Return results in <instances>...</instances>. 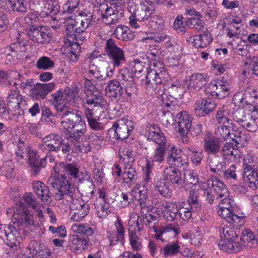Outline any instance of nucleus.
<instances>
[{"label":"nucleus","instance_id":"nucleus-1","mask_svg":"<svg viewBox=\"0 0 258 258\" xmlns=\"http://www.w3.org/2000/svg\"><path fill=\"white\" fill-rule=\"evenodd\" d=\"M57 177L49 178L48 183L56 190V195H63L75 191L74 184L80 178L79 167L76 163L59 162L53 167Z\"/></svg>","mask_w":258,"mask_h":258},{"label":"nucleus","instance_id":"nucleus-2","mask_svg":"<svg viewBox=\"0 0 258 258\" xmlns=\"http://www.w3.org/2000/svg\"><path fill=\"white\" fill-rule=\"evenodd\" d=\"M57 114L61 116L60 123L63 128L68 131L67 139L73 145L80 143L85 139L86 132V123L82 118L81 112L74 109L60 105L56 107Z\"/></svg>","mask_w":258,"mask_h":258},{"label":"nucleus","instance_id":"nucleus-3","mask_svg":"<svg viewBox=\"0 0 258 258\" xmlns=\"http://www.w3.org/2000/svg\"><path fill=\"white\" fill-rule=\"evenodd\" d=\"M56 200H64L70 204L71 219L75 221L81 220L89 213L90 206L81 199L76 198V194L72 191L63 195H54Z\"/></svg>","mask_w":258,"mask_h":258},{"label":"nucleus","instance_id":"nucleus-4","mask_svg":"<svg viewBox=\"0 0 258 258\" xmlns=\"http://www.w3.org/2000/svg\"><path fill=\"white\" fill-rule=\"evenodd\" d=\"M129 6L131 11H133L132 16L129 18L130 26L136 29L143 28L145 23L151 16L150 8L142 0H130Z\"/></svg>","mask_w":258,"mask_h":258},{"label":"nucleus","instance_id":"nucleus-5","mask_svg":"<svg viewBox=\"0 0 258 258\" xmlns=\"http://www.w3.org/2000/svg\"><path fill=\"white\" fill-rule=\"evenodd\" d=\"M207 184L216 196V204L217 206L233 208L234 200L230 196L228 189L222 181L215 177L208 180Z\"/></svg>","mask_w":258,"mask_h":258},{"label":"nucleus","instance_id":"nucleus-6","mask_svg":"<svg viewBox=\"0 0 258 258\" xmlns=\"http://www.w3.org/2000/svg\"><path fill=\"white\" fill-rule=\"evenodd\" d=\"M213 136L220 139L222 143L225 140L230 138L234 143L240 144L241 146L244 145L246 142L247 138L244 134L236 129L235 126L226 125L218 126Z\"/></svg>","mask_w":258,"mask_h":258},{"label":"nucleus","instance_id":"nucleus-7","mask_svg":"<svg viewBox=\"0 0 258 258\" xmlns=\"http://www.w3.org/2000/svg\"><path fill=\"white\" fill-rule=\"evenodd\" d=\"M135 125L129 119L121 118L115 122L108 130V134L115 139L123 140L126 139L133 131Z\"/></svg>","mask_w":258,"mask_h":258},{"label":"nucleus","instance_id":"nucleus-8","mask_svg":"<svg viewBox=\"0 0 258 258\" xmlns=\"http://www.w3.org/2000/svg\"><path fill=\"white\" fill-rule=\"evenodd\" d=\"M7 215L11 218L13 217L15 221L14 224L23 225L29 229H31L35 226V222L32 213L28 209L20 207L16 210L10 209L7 211Z\"/></svg>","mask_w":258,"mask_h":258},{"label":"nucleus","instance_id":"nucleus-9","mask_svg":"<svg viewBox=\"0 0 258 258\" xmlns=\"http://www.w3.org/2000/svg\"><path fill=\"white\" fill-rule=\"evenodd\" d=\"M160 65L162 66L161 64ZM153 67L154 68H150L149 71L146 70L147 73L146 77V88H152L156 90L157 87L155 86L162 85L168 80V75L163 67Z\"/></svg>","mask_w":258,"mask_h":258},{"label":"nucleus","instance_id":"nucleus-10","mask_svg":"<svg viewBox=\"0 0 258 258\" xmlns=\"http://www.w3.org/2000/svg\"><path fill=\"white\" fill-rule=\"evenodd\" d=\"M105 49L114 69L125 63L124 52L118 47L113 39L110 38L106 41Z\"/></svg>","mask_w":258,"mask_h":258},{"label":"nucleus","instance_id":"nucleus-11","mask_svg":"<svg viewBox=\"0 0 258 258\" xmlns=\"http://www.w3.org/2000/svg\"><path fill=\"white\" fill-rule=\"evenodd\" d=\"M230 89L228 81L223 78L218 81L211 82L205 89L206 94H210L214 98L222 99L227 96Z\"/></svg>","mask_w":258,"mask_h":258},{"label":"nucleus","instance_id":"nucleus-12","mask_svg":"<svg viewBox=\"0 0 258 258\" xmlns=\"http://www.w3.org/2000/svg\"><path fill=\"white\" fill-rule=\"evenodd\" d=\"M63 140L57 134H50L42 140L39 149L42 152H54L58 153L61 149Z\"/></svg>","mask_w":258,"mask_h":258},{"label":"nucleus","instance_id":"nucleus-13","mask_svg":"<svg viewBox=\"0 0 258 258\" xmlns=\"http://www.w3.org/2000/svg\"><path fill=\"white\" fill-rule=\"evenodd\" d=\"M256 119V117H253L252 115L241 109H237L233 114L234 121L248 132H255L257 130L258 126Z\"/></svg>","mask_w":258,"mask_h":258},{"label":"nucleus","instance_id":"nucleus-14","mask_svg":"<svg viewBox=\"0 0 258 258\" xmlns=\"http://www.w3.org/2000/svg\"><path fill=\"white\" fill-rule=\"evenodd\" d=\"M27 36L32 41L40 44H48L50 42V30L44 27H31L27 31Z\"/></svg>","mask_w":258,"mask_h":258},{"label":"nucleus","instance_id":"nucleus-15","mask_svg":"<svg viewBox=\"0 0 258 258\" xmlns=\"http://www.w3.org/2000/svg\"><path fill=\"white\" fill-rule=\"evenodd\" d=\"M242 176L244 181L252 189L258 188V163L245 164Z\"/></svg>","mask_w":258,"mask_h":258},{"label":"nucleus","instance_id":"nucleus-16","mask_svg":"<svg viewBox=\"0 0 258 258\" xmlns=\"http://www.w3.org/2000/svg\"><path fill=\"white\" fill-rule=\"evenodd\" d=\"M179 233V228L177 224L172 223L155 229L154 238L162 242L167 241L171 237L176 236Z\"/></svg>","mask_w":258,"mask_h":258},{"label":"nucleus","instance_id":"nucleus-17","mask_svg":"<svg viewBox=\"0 0 258 258\" xmlns=\"http://www.w3.org/2000/svg\"><path fill=\"white\" fill-rule=\"evenodd\" d=\"M82 177L76 182L77 188L82 196L90 197L94 194L95 185L92 178L88 174L87 171L82 172Z\"/></svg>","mask_w":258,"mask_h":258},{"label":"nucleus","instance_id":"nucleus-18","mask_svg":"<svg viewBox=\"0 0 258 258\" xmlns=\"http://www.w3.org/2000/svg\"><path fill=\"white\" fill-rule=\"evenodd\" d=\"M204 142V150L208 155H215L221 151L222 143L213 135L206 134Z\"/></svg>","mask_w":258,"mask_h":258},{"label":"nucleus","instance_id":"nucleus-19","mask_svg":"<svg viewBox=\"0 0 258 258\" xmlns=\"http://www.w3.org/2000/svg\"><path fill=\"white\" fill-rule=\"evenodd\" d=\"M242 146L240 144L233 143H226L222 148V154L223 157L232 162H239L242 155L238 148Z\"/></svg>","mask_w":258,"mask_h":258},{"label":"nucleus","instance_id":"nucleus-20","mask_svg":"<svg viewBox=\"0 0 258 258\" xmlns=\"http://www.w3.org/2000/svg\"><path fill=\"white\" fill-rule=\"evenodd\" d=\"M55 84L54 82L48 83H39L35 84L31 89V96L37 99H44L49 93L54 89Z\"/></svg>","mask_w":258,"mask_h":258},{"label":"nucleus","instance_id":"nucleus-21","mask_svg":"<svg viewBox=\"0 0 258 258\" xmlns=\"http://www.w3.org/2000/svg\"><path fill=\"white\" fill-rule=\"evenodd\" d=\"M32 189L41 201L45 205L51 203L52 198L49 188L40 181H34L32 183Z\"/></svg>","mask_w":258,"mask_h":258},{"label":"nucleus","instance_id":"nucleus-22","mask_svg":"<svg viewBox=\"0 0 258 258\" xmlns=\"http://www.w3.org/2000/svg\"><path fill=\"white\" fill-rule=\"evenodd\" d=\"M175 122L178 123V132L182 136L187 134L191 126V117L186 111H180L175 115Z\"/></svg>","mask_w":258,"mask_h":258},{"label":"nucleus","instance_id":"nucleus-23","mask_svg":"<svg viewBox=\"0 0 258 258\" xmlns=\"http://www.w3.org/2000/svg\"><path fill=\"white\" fill-rule=\"evenodd\" d=\"M115 231L108 232V237L110 245H114L117 242H120L121 244L124 242V228L122 224L121 221L117 219L114 223Z\"/></svg>","mask_w":258,"mask_h":258},{"label":"nucleus","instance_id":"nucleus-24","mask_svg":"<svg viewBox=\"0 0 258 258\" xmlns=\"http://www.w3.org/2000/svg\"><path fill=\"white\" fill-rule=\"evenodd\" d=\"M163 177L172 186H177L181 184V173L178 169L174 167H166L163 171Z\"/></svg>","mask_w":258,"mask_h":258},{"label":"nucleus","instance_id":"nucleus-25","mask_svg":"<svg viewBox=\"0 0 258 258\" xmlns=\"http://www.w3.org/2000/svg\"><path fill=\"white\" fill-rule=\"evenodd\" d=\"M209 81V78L205 75L201 73L192 74L189 80L188 88L189 90L197 92L200 90Z\"/></svg>","mask_w":258,"mask_h":258},{"label":"nucleus","instance_id":"nucleus-26","mask_svg":"<svg viewBox=\"0 0 258 258\" xmlns=\"http://www.w3.org/2000/svg\"><path fill=\"white\" fill-rule=\"evenodd\" d=\"M232 210L233 208H227L222 206L220 207L217 213L230 224L234 225L242 222L244 218L243 216L236 215Z\"/></svg>","mask_w":258,"mask_h":258},{"label":"nucleus","instance_id":"nucleus-27","mask_svg":"<svg viewBox=\"0 0 258 258\" xmlns=\"http://www.w3.org/2000/svg\"><path fill=\"white\" fill-rule=\"evenodd\" d=\"M113 70L111 69H110L109 71H105L96 65L90 63L87 74L89 78L94 77L98 80H104L107 78L111 77L113 75Z\"/></svg>","mask_w":258,"mask_h":258},{"label":"nucleus","instance_id":"nucleus-28","mask_svg":"<svg viewBox=\"0 0 258 258\" xmlns=\"http://www.w3.org/2000/svg\"><path fill=\"white\" fill-rule=\"evenodd\" d=\"M216 106V103L214 101L201 98L196 101L195 109L196 111H199L201 116H204L212 112Z\"/></svg>","mask_w":258,"mask_h":258},{"label":"nucleus","instance_id":"nucleus-29","mask_svg":"<svg viewBox=\"0 0 258 258\" xmlns=\"http://www.w3.org/2000/svg\"><path fill=\"white\" fill-rule=\"evenodd\" d=\"M218 245L221 250L228 253H236L242 248V245L235 239H220Z\"/></svg>","mask_w":258,"mask_h":258},{"label":"nucleus","instance_id":"nucleus-30","mask_svg":"<svg viewBox=\"0 0 258 258\" xmlns=\"http://www.w3.org/2000/svg\"><path fill=\"white\" fill-rule=\"evenodd\" d=\"M23 45L19 42H14L5 49L6 58L10 62H15L21 55L19 52L22 51Z\"/></svg>","mask_w":258,"mask_h":258},{"label":"nucleus","instance_id":"nucleus-31","mask_svg":"<svg viewBox=\"0 0 258 258\" xmlns=\"http://www.w3.org/2000/svg\"><path fill=\"white\" fill-rule=\"evenodd\" d=\"M148 134V139L154 142L156 144L166 143L164 134L160 128L156 124H151L147 126Z\"/></svg>","mask_w":258,"mask_h":258},{"label":"nucleus","instance_id":"nucleus-32","mask_svg":"<svg viewBox=\"0 0 258 258\" xmlns=\"http://www.w3.org/2000/svg\"><path fill=\"white\" fill-rule=\"evenodd\" d=\"M66 35L68 38H71L77 33H81L85 30L80 25V23L77 22L73 16L67 17L66 19Z\"/></svg>","mask_w":258,"mask_h":258},{"label":"nucleus","instance_id":"nucleus-33","mask_svg":"<svg viewBox=\"0 0 258 258\" xmlns=\"http://www.w3.org/2000/svg\"><path fill=\"white\" fill-rule=\"evenodd\" d=\"M105 91L107 95L113 98H119L123 92L122 88L119 82L113 79L108 82L105 87Z\"/></svg>","mask_w":258,"mask_h":258},{"label":"nucleus","instance_id":"nucleus-34","mask_svg":"<svg viewBox=\"0 0 258 258\" xmlns=\"http://www.w3.org/2000/svg\"><path fill=\"white\" fill-rule=\"evenodd\" d=\"M123 171L122 172L123 180L127 183H135L137 180L138 175L133 166V163L122 164Z\"/></svg>","mask_w":258,"mask_h":258},{"label":"nucleus","instance_id":"nucleus-35","mask_svg":"<svg viewBox=\"0 0 258 258\" xmlns=\"http://www.w3.org/2000/svg\"><path fill=\"white\" fill-rule=\"evenodd\" d=\"M232 101L235 105L244 107L252 102V96L248 91L238 92L233 96Z\"/></svg>","mask_w":258,"mask_h":258},{"label":"nucleus","instance_id":"nucleus-36","mask_svg":"<svg viewBox=\"0 0 258 258\" xmlns=\"http://www.w3.org/2000/svg\"><path fill=\"white\" fill-rule=\"evenodd\" d=\"M164 178H162L160 175H156L154 179V184L156 190L163 197L169 198L172 196V191L169 186L165 182Z\"/></svg>","mask_w":258,"mask_h":258},{"label":"nucleus","instance_id":"nucleus-37","mask_svg":"<svg viewBox=\"0 0 258 258\" xmlns=\"http://www.w3.org/2000/svg\"><path fill=\"white\" fill-rule=\"evenodd\" d=\"M97 13L101 16L103 22L106 25L114 24L113 18V10L112 7H109L107 4H101L99 6Z\"/></svg>","mask_w":258,"mask_h":258},{"label":"nucleus","instance_id":"nucleus-38","mask_svg":"<svg viewBox=\"0 0 258 258\" xmlns=\"http://www.w3.org/2000/svg\"><path fill=\"white\" fill-rule=\"evenodd\" d=\"M240 171L235 165L232 164L230 166L222 172L221 176L227 181L235 182L237 181L240 178Z\"/></svg>","mask_w":258,"mask_h":258},{"label":"nucleus","instance_id":"nucleus-39","mask_svg":"<svg viewBox=\"0 0 258 258\" xmlns=\"http://www.w3.org/2000/svg\"><path fill=\"white\" fill-rule=\"evenodd\" d=\"M84 113L89 125L92 129L95 131H100L103 129V126L101 123L98 121L92 108L86 107L84 106Z\"/></svg>","mask_w":258,"mask_h":258},{"label":"nucleus","instance_id":"nucleus-40","mask_svg":"<svg viewBox=\"0 0 258 258\" xmlns=\"http://www.w3.org/2000/svg\"><path fill=\"white\" fill-rule=\"evenodd\" d=\"M114 35L117 39L122 41H130L134 39V34L127 26L119 25L114 31Z\"/></svg>","mask_w":258,"mask_h":258},{"label":"nucleus","instance_id":"nucleus-41","mask_svg":"<svg viewBox=\"0 0 258 258\" xmlns=\"http://www.w3.org/2000/svg\"><path fill=\"white\" fill-rule=\"evenodd\" d=\"M213 40L212 35L206 31L202 34L196 35L193 39V45L197 48H204Z\"/></svg>","mask_w":258,"mask_h":258},{"label":"nucleus","instance_id":"nucleus-42","mask_svg":"<svg viewBox=\"0 0 258 258\" xmlns=\"http://www.w3.org/2000/svg\"><path fill=\"white\" fill-rule=\"evenodd\" d=\"M145 26H147L152 33L159 32L163 29V20L155 15H151L145 23Z\"/></svg>","mask_w":258,"mask_h":258},{"label":"nucleus","instance_id":"nucleus-43","mask_svg":"<svg viewBox=\"0 0 258 258\" xmlns=\"http://www.w3.org/2000/svg\"><path fill=\"white\" fill-rule=\"evenodd\" d=\"M178 217L184 221H188L191 217L192 213L196 212L193 211L190 207L186 206V202L183 201L178 202Z\"/></svg>","mask_w":258,"mask_h":258},{"label":"nucleus","instance_id":"nucleus-44","mask_svg":"<svg viewBox=\"0 0 258 258\" xmlns=\"http://www.w3.org/2000/svg\"><path fill=\"white\" fill-rule=\"evenodd\" d=\"M86 107L92 108L95 107H102L104 104V100L102 95L99 94H92L90 96L87 95L86 98Z\"/></svg>","mask_w":258,"mask_h":258},{"label":"nucleus","instance_id":"nucleus-45","mask_svg":"<svg viewBox=\"0 0 258 258\" xmlns=\"http://www.w3.org/2000/svg\"><path fill=\"white\" fill-rule=\"evenodd\" d=\"M22 100V96L18 90L13 89L9 91L7 98L9 106H11L13 108H17L19 107Z\"/></svg>","mask_w":258,"mask_h":258},{"label":"nucleus","instance_id":"nucleus-46","mask_svg":"<svg viewBox=\"0 0 258 258\" xmlns=\"http://www.w3.org/2000/svg\"><path fill=\"white\" fill-rule=\"evenodd\" d=\"M78 15L82 17L80 25L86 30L93 23V14L92 11H88L86 9L79 10L77 11Z\"/></svg>","mask_w":258,"mask_h":258},{"label":"nucleus","instance_id":"nucleus-47","mask_svg":"<svg viewBox=\"0 0 258 258\" xmlns=\"http://www.w3.org/2000/svg\"><path fill=\"white\" fill-rule=\"evenodd\" d=\"M5 238L7 240V244L11 247L16 246L19 238V233L18 229L13 225H9V228L6 234Z\"/></svg>","mask_w":258,"mask_h":258},{"label":"nucleus","instance_id":"nucleus-48","mask_svg":"<svg viewBox=\"0 0 258 258\" xmlns=\"http://www.w3.org/2000/svg\"><path fill=\"white\" fill-rule=\"evenodd\" d=\"M166 210L164 213V218L168 221H172L178 216V205L174 203H169L166 204Z\"/></svg>","mask_w":258,"mask_h":258},{"label":"nucleus","instance_id":"nucleus-49","mask_svg":"<svg viewBox=\"0 0 258 258\" xmlns=\"http://www.w3.org/2000/svg\"><path fill=\"white\" fill-rule=\"evenodd\" d=\"M139 192L138 186H136L130 192H122L120 196L122 200L120 202L122 207H126L131 204L134 203V201L138 199V195H136V193Z\"/></svg>","mask_w":258,"mask_h":258},{"label":"nucleus","instance_id":"nucleus-50","mask_svg":"<svg viewBox=\"0 0 258 258\" xmlns=\"http://www.w3.org/2000/svg\"><path fill=\"white\" fill-rule=\"evenodd\" d=\"M13 11L24 15L28 12V6L26 0H8Z\"/></svg>","mask_w":258,"mask_h":258},{"label":"nucleus","instance_id":"nucleus-51","mask_svg":"<svg viewBox=\"0 0 258 258\" xmlns=\"http://www.w3.org/2000/svg\"><path fill=\"white\" fill-rule=\"evenodd\" d=\"M128 235L130 243L134 250L139 251L142 248V241L137 235L136 229H133L132 227L128 228Z\"/></svg>","mask_w":258,"mask_h":258},{"label":"nucleus","instance_id":"nucleus-52","mask_svg":"<svg viewBox=\"0 0 258 258\" xmlns=\"http://www.w3.org/2000/svg\"><path fill=\"white\" fill-rule=\"evenodd\" d=\"M216 119L217 121L222 125L234 126L233 121L228 117V112L224 107L220 108L216 114Z\"/></svg>","mask_w":258,"mask_h":258},{"label":"nucleus","instance_id":"nucleus-53","mask_svg":"<svg viewBox=\"0 0 258 258\" xmlns=\"http://www.w3.org/2000/svg\"><path fill=\"white\" fill-rule=\"evenodd\" d=\"M95 208L96 210L98 217L100 218H105L109 213V205L107 202H102L100 199L99 200H95L94 202Z\"/></svg>","mask_w":258,"mask_h":258},{"label":"nucleus","instance_id":"nucleus-54","mask_svg":"<svg viewBox=\"0 0 258 258\" xmlns=\"http://www.w3.org/2000/svg\"><path fill=\"white\" fill-rule=\"evenodd\" d=\"M154 153L151 157L152 162L161 163L164 160L166 143L157 144Z\"/></svg>","mask_w":258,"mask_h":258},{"label":"nucleus","instance_id":"nucleus-55","mask_svg":"<svg viewBox=\"0 0 258 258\" xmlns=\"http://www.w3.org/2000/svg\"><path fill=\"white\" fill-rule=\"evenodd\" d=\"M58 12L57 8L52 4L46 3L40 12V15L42 17H50L53 21L56 20V18L54 15Z\"/></svg>","mask_w":258,"mask_h":258},{"label":"nucleus","instance_id":"nucleus-56","mask_svg":"<svg viewBox=\"0 0 258 258\" xmlns=\"http://www.w3.org/2000/svg\"><path fill=\"white\" fill-rule=\"evenodd\" d=\"M72 243L75 249H84L89 242V238L80 237L77 234L72 235L71 238Z\"/></svg>","mask_w":258,"mask_h":258},{"label":"nucleus","instance_id":"nucleus-57","mask_svg":"<svg viewBox=\"0 0 258 258\" xmlns=\"http://www.w3.org/2000/svg\"><path fill=\"white\" fill-rule=\"evenodd\" d=\"M186 205L190 207L193 211L198 212L200 210L201 206L198 200V193L197 191L195 190L190 191Z\"/></svg>","mask_w":258,"mask_h":258},{"label":"nucleus","instance_id":"nucleus-58","mask_svg":"<svg viewBox=\"0 0 258 258\" xmlns=\"http://www.w3.org/2000/svg\"><path fill=\"white\" fill-rule=\"evenodd\" d=\"M221 239H236L237 235L233 228L229 226H221L219 229Z\"/></svg>","mask_w":258,"mask_h":258},{"label":"nucleus","instance_id":"nucleus-59","mask_svg":"<svg viewBox=\"0 0 258 258\" xmlns=\"http://www.w3.org/2000/svg\"><path fill=\"white\" fill-rule=\"evenodd\" d=\"M189 28L197 30L198 32L203 31L205 28L204 21L198 18H191L188 20L186 23Z\"/></svg>","mask_w":258,"mask_h":258},{"label":"nucleus","instance_id":"nucleus-60","mask_svg":"<svg viewBox=\"0 0 258 258\" xmlns=\"http://www.w3.org/2000/svg\"><path fill=\"white\" fill-rule=\"evenodd\" d=\"M54 65V61L47 56L40 57L36 61V67L38 69L44 70L52 68Z\"/></svg>","mask_w":258,"mask_h":258},{"label":"nucleus","instance_id":"nucleus-61","mask_svg":"<svg viewBox=\"0 0 258 258\" xmlns=\"http://www.w3.org/2000/svg\"><path fill=\"white\" fill-rule=\"evenodd\" d=\"M18 150L16 152L17 160L23 159L26 156V154L31 148L27 143L20 139L17 144Z\"/></svg>","mask_w":258,"mask_h":258},{"label":"nucleus","instance_id":"nucleus-62","mask_svg":"<svg viewBox=\"0 0 258 258\" xmlns=\"http://www.w3.org/2000/svg\"><path fill=\"white\" fill-rule=\"evenodd\" d=\"M180 246L177 242H173L167 244L163 249L164 256L177 254L179 252Z\"/></svg>","mask_w":258,"mask_h":258},{"label":"nucleus","instance_id":"nucleus-63","mask_svg":"<svg viewBox=\"0 0 258 258\" xmlns=\"http://www.w3.org/2000/svg\"><path fill=\"white\" fill-rule=\"evenodd\" d=\"M187 154L190 157L192 163L196 165H199L203 158V155L201 152H198L192 147L186 148Z\"/></svg>","mask_w":258,"mask_h":258},{"label":"nucleus","instance_id":"nucleus-64","mask_svg":"<svg viewBox=\"0 0 258 258\" xmlns=\"http://www.w3.org/2000/svg\"><path fill=\"white\" fill-rule=\"evenodd\" d=\"M122 164H125V162L134 163V156L133 151L129 148L123 149L121 151H119V153Z\"/></svg>","mask_w":258,"mask_h":258}]
</instances>
